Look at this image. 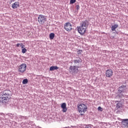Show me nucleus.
Here are the masks:
<instances>
[{"label":"nucleus","mask_w":128,"mask_h":128,"mask_svg":"<svg viewBox=\"0 0 128 128\" xmlns=\"http://www.w3.org/2000/svg\"><path fill=\"white\" fill-rule=\"evenodd\" d=\"M12 92L10 90H4L2 92V94L0 96V102L2 104H6L10 102V100L12 99Z\"/></svg>","instance_id":"f257e3e1"},{"label":"nucleus","mask_w":128,"mask_h":128,"mask_svg":"<svg viewBox=\"0 0 128 128\" xmlns=\"http://www.w3.org/2000/svg\"><path fill=\"white\" fill-rule=\"evenodd\" d=\"M89 24L88 20H85L84 21H82L80 23V26L78 28V32L80 34L81 36H84V34H86V28H88Z\"/></svg>","instance_id":"f03ea898"},{"label":"nucleus","mask_w":128,"mask_h":128,"mask_svg":"<svg viewBox=\"0 0 128 128\" xmlns=\"http://www.w3.org/2000/svg\"><path fill=\"white\" fill-rule=\"evenodd\" d=\"M78 108L81 116H84V112H86V110H88V106H86V104H82L78 106Z\"/></svg>","instance_id":"7ed1b4c3"},{"label":"nucleus","mask_w":128,"mask_h":128,"mask_svg":"<svg viewBox=\"0 0 128 128\" xmlns=\"http://www.w3.org/2000/svg\"><path fill=\"white\" fill-rule=\"evenodd\" d=\"M126 90V86L122 85L121 86H119L118 88V92L120 94L118 95L119 98H122V96H124V95L122 94H124Z\"/></svg>","instance_id":"20e7f679"},{"label":"nucleus","mask_w":128,"mask_h":128,"mask_svg":"<svg viewBox=\"0 0 128 128\" xmlns=\"http://www.w3.org/2000/svg\"><path fill=\"white\" fill-rule=\"evenodd\" d=\"M78 68H80V66L76 65L73 66H71L69 68L70 72H72L73 74H78Z\"/></svg>","instance_id":"39448f33"},{"label":"nucleus","mask_w":128,"mask_h":128,"mask_svg":"<svg viewBox=\"0 0 128 128\" xmlns=\"http://www.w3.org/2000/svg\"><path fill=\"white\" fill-rule=\"evenodd\" d=\"M38 20L40 24H44L46 22V16L42 14L39 15Z\"/></svg>","instance_id":"423d86ee"},{"label":"nucleus","mask_w":128,"mask_h":128,"mask_svg":"<svg viewBox=\"0 0 128 128\" xmlns=\"http://www.w3.org/2000/svg\"><path fill=\"white\" fill-rule=\"evenodd\" d=\"M26 70V64H22L20 66H18V72L20 74H24V72Z\"/></svg>","instance_id":"0eeeda50"},{"label":"nucleus","mask_w":128,"mask_h":128,"mask_svg":"<svg viewBox=\"0 0 128 128\" xmlns=\"http://www.w3.org/2000/svg\"><path fill=\"white\" fill-rule=\"evenodd\" d=\"M72 25L70 22H67L64 24V28L66 32H70L72 30Z\"/></svg>","instance_id":"6e6552de"},{"label":"nucleus","mask_w":128,"mask_h":128,"mask_svg":"<svg viewBox=\"0 0 128 128\" xmlns=\"http://www.w3.org/2000/svg\"><path fill=\"white\" fill-rule=\"evenodd\" d=\"M114 72H112V69H108L106 72V77L108 78H110L112 76V74Z\"/></svg>","instance_id":"1a4fd4ad"},{"label":"nucleus","mask_w":128,"mask_h":128,"mask_svg":"<svg viewBox=\"0 0 128 128\" xmlns=\"http://www.w3.org/2000/svg\"><path fill=\"white\" fill-rule=\"evenodd\" d=\"M82 62V60L80 57H76V59L74 60V66H78Z\"/></svg>","instance_id":"9d476101"},{"label":"nucleus","mask_w":128,"mask_h":128,"mask_svg":"<svg viewBox=\"0 0 128 128\" xmlns=\"http://www.w3.org/2000/svg\"><path fill=\"white\" fill-rule=\"evenodd\" d=\"M117 28H118V24H115L112 26L111 30H112V32H113V34H118V31L116 30Z\"/></svg>","instance_id":"9b49d317"},{"label":"nucleus","mask_w":128,"mask_h":128,"mask_svg":"<svg viewBox=\"0 0 128 128\" xmlns=\"http://www.w3.org/2000/svg\"><path fill=\"white\" fill-rule=\"evenodd\" d=\"M122 124L123 128H128V118L122 119Z\"/></svg>","instance_id":"f8f14e48"},{"label":"nucleus","mask_w":128,"mask_h":128,"mask_svg":"<svg viewBox=\"0 0 128 128\" xmlns=\"http://www.w3.org/2000/svg\"><path fill=\"white\" fill-rule=\"evenodd\" d=\"M61 108H62V112H66V110H68V108H66V102H64L61 104Z\"/></svg>","instance_id":"ddd939ff"},{"label":"nucleus","mask_w":128,"mask_h":128,"mask_svg":"<svg viewBox=\"0 0 128 128\" xmlns=\"http://www.w3.org/2000/svg\"><path fill=\"white\" fill-rule=\"evenodd\" d=\"M18 8H20V2H16L12 4V8L14 10Z\"/></svg>","instance_id":"4468645a"},{"label":"nucleus","mask_w":128,"mask_h":128,"mask_svg":"<svg viewBox=\"0 0 128 128\" xmlns=\"http://www.w3.org/2000/svg\"><path fill=\"white\" fill-rule=\"evenodd\" d=\"M56 70H58V67L57 66H52L50 68V72H52Z\"/></svg>","instance_id":"2eb2a0df"},{"label":"nucleus","mask_w":128,"mask_h":128,"mask_svg":"<svg viewBox=\"0 0 128 128\" xmlns=\"http://www.w3.org/2000/svg\"><path fill=\"white\" fill-rule=\"evenodd\" d=\"M54 33H50L49 36V38L50 40H54Z\"/></svg>","instance_id":"dca6fc26"},{"label":"nucleus","mask_w":128,"mask_h":128,"mask_svg":"<svg viewBox=\"0 0 128 128\" xmlns=\"http://www.w3.org/2000/svg\"><path fill=\"white\" fill-rule=\"evenodd\" d=\"M116 108H122V104H120V103H118L116 104Z\"/></svg>","instance_id":"f3484780"},{"label":"nucleus","mask_w":128,"mask_h":128,"mask_svg":"<svg viewBox=\"0 0 128 128\" xmlns=\"http://www.w3.org/2000/svg\"><path fill=\"white\" fill-rule=\"evenodd\" d=\"M28 80L26 78L23 80L22 82V84H28Z\"/></svg>","instance_id":"a211bd4d"},{"label":"nucleus","mask_w":128,"mask_h":128,"mask_svg":"<svg viewBox=\"0 0 128 128\" xmlns=\"http://www.w3.org/2000/svg\"><path fill=\"white\" fill-rule=\"evenodd\" d=\"M27 52V50L26 48H23L22 50V54H26V52Z\"/></svg>","instance_id":"6ab92c4d"},{"label":"nucleus","mask_w":128,"mask_h":128,"mask_svg":"<svg viewBox=\"0 0 128 128\" xmlns=\"http://www.w3.org/2000/svg\"><path fill=\"white\" fill-rule=\"evenodd\" d=\"M76 2V0H70V4H72Z\"/></svg>","instance_id":"aec40b11"},{"label":"nucleus","mask_w":128,"mask_h":128,"mask_svg":"<svg viewBox=\"0 0 128 128\" xmlns=\"http://www.w3.org/2000/svg\"><path fill=\"white\" fill-rule=\"evenodd\" d=\"M76 9L77 10V12L78 10H80V4H76Z\"/></svg>","instance_id":"412c9836"},{"label":"nucleus","mask_w":128,"mask_h":128,"mask_svg":"<svg viewBox=\"0 0 128 128\" xmlns=\"http://www.w3.org/2000/svg\"><path fill=\"white\" fill-rule=\"evenodd\" d=\"M20 46L22 49V48H24L25 46L22 43H20Z\"/></svg>","instance_id":"4be33fe9"},{"label":"nucleus","mask_w":128,"mask_h":128,"mask_svg":"<svg viewBox=\"0 0 128 128\" xmlns=\"http://www.w3.org/2000/svg\"><path fill=\"white\" fill-rule=\"evenodd\" d=\"M78 54H80L82 52V50H79L78 52Z\"/></svg>","instance_id":"5701e85b"},{"label":"nucleus","mask_w":128,"mask_h":128,"mask_svg":"<svg viewBox=\"0 0 128 128\" xmlns=\"http://www.w3.org/2000/svg\"><path fill=\"white\" fill-rule=\"evenodd\" d=\"M21 118H24L25 120H28V118L26 116H21Z\"/></svg>","instance_id":"b1692460"},{"label":"nucleus","mask_w":128,"mask_h":128,"mask_svg":"<svg viewBox=\"0 0 128 128\" xmlns=\"http://www.w3.org/2000/svg\"><path fill=\"white\" fill-rule=\"evenodd\" d=\"M86 126L90 128H92V126H94L92 124H87V125H86Z\"/></svg>","instance_id":"393cba45"},{"label":"nucleus","mask_w":128,"mask_h":128,"mask_svg":"<svg viewBox=\"0 0 128 128\" xmlns=\"http://www.w3.org/2000/svg\"><path fill=\"white\" fill-rule=\"evenodd\" d=\"M98 110H100V112H102V108L100 106H98Z\"/></svg>","instance_id":"a878e982"},{"label":"nucleus","mask_w":128,"mask_h":128,"mask_svg":"<svg viewBox=\"0 0 128 128\" xmlns=\"http://www.w3.org/2000/svg\"><path fill=\"white\" fill-rule=\"evenodd\" d=\"M20 44L18 43L16 44L17 48H20Z\"/></svg>","instance_id":"bb28decb"},{"label":"nucleus","mask_w":128,"mask_h":128,"mask_svg":"<svg viewBox=\"0 0 128 128\" xmlns=\"http://www.w3.org/2000/svg\"><path fill=\"white\" fill-rule=\"evenodd\" d=\"M64 128H70V127H69V126H68V127H64Z\"/></svg>","instance_id":"cd10ccee"},{"label":"nucleus","mask_w":128,"mask_h":128,"mask_svg":"<svg viewBox=\"0 0 128 128\" xmlns=\"http://www.w3.org/2000/svg\"><path fill=\"white\" fill-rule=\"evenodd\" d=\"M84 128H88L87 126H86Z\"/></svg>","instance_id":"c85d7f7f"},{"label":"nucleus","mask_w":128,"mask_h":128,"mask_svg":"<svg viewBox=\"0 0 128 128\" xmlns=\"http://www.w3.org/2000/svg\"><path fill=\"white\" fill-rule=\"evenodd\" d=\"M43 116H46V115H45V114H44V115H43Z\"/></svg>","instance_id":"c756f323"}]
</instances>
